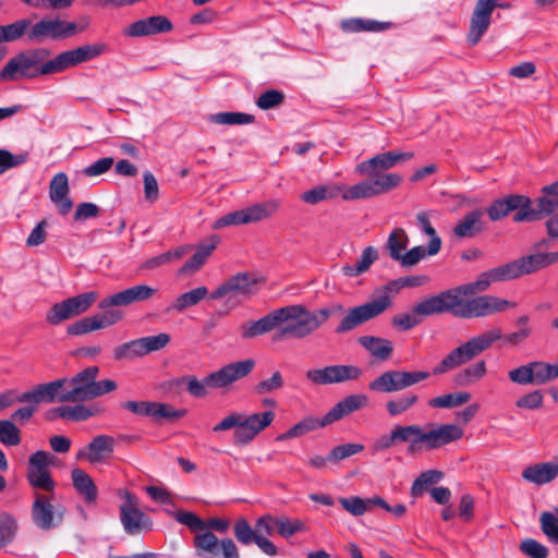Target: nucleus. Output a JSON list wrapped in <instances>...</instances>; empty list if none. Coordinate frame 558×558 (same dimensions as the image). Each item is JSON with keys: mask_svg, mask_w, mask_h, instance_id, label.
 I'll use <instances>...</instances> for the list:
<instances>
[{"mask_svg": "<svg viewBox=\"0 0 558 558\" xmlns=\"http://www.w3.org/2000/svg\"><path fill=\"white\" fill-rule=\"evenodd\" d=\"M501 338L502 330L500 328H493L471 338L445 355L433 368L432 374L435 376L444 375L469 363ZM429 376L430 373L426 371L390 369L372 380L368 384V389L380 393L401 391L427 379Z\"/></svg>", "mask_w": 558, "mask_h": 558, "instance_id": "1", "label": "nucleus"}, {"mask_svg": "<svg viewBox=\"0 0 558 558\" xmlns=\"http://www.w3.org/2000/svg\"><path fill=\"white\" fill-rule=\"evenodd\" d=\"M489 274L490 269L480 274L477 279L473 282L432 295V300L422 306V313H450L459 318H473L489 316L515 307L517 304L514 302L488 294L476 296L468 301L462 299V296L484 292L493 282L502 281V279H493Z\"/></svg>", "mask_w": 558, "mask_h": 558, "instance_id": "2", "label": "nucleus"}, {"mask_svg": "<svg viewBox=\"0 0 558 558\" xmlns=\"http://www.w3.org/2000/svg\"><path fill=\"white\" fill-rule=\"evenodd\" d=\"M98 366H88L71 379L60 378L47 384H40L33 390L17 395L20 403L61 402L78 403L89 401L117 389L112 379L97 381Z\"/></svg>", "mask_w": 558, "mask_h": 558, "instance_id": "3", "label": "nucleus"}, {"mask_svg": "<svg viewBox=\"0 0 558 558\" xmlns=\"http://www.w3.org/2000/svg\"><path fill=\"white\" fill-rule=\"evenodd\" d=\"M558 183L555 181L551 184L542 187L543 195L536 198V206L530 197L519 194H510L506 197L495 199L486 209V213L492 221H498L515 211L513 215L514 222H531L541 220L545 216L554 214L558 209Z\"/></svg>", "mask_w": 558, "mask_h": 558, "instance_id": "4", "label": "nucleus"}, {"mask_svg": "<svg viewBox=\"0 0 558 558\" xmlns=\"http://www.w3.org/2000/svg\"><path fill=\"white\" fill-rule=\"evenodd\" d=\"M87 26L88 21L77 24L60 19L45 17L32 24L31 20L21 19L8 25H0V44L19 40L24 35H26L29 43L65 39L84 32Z\"/></svg>", "mask_w": 558, "mask_h": 558, "instance_id": "5", "label": "nucleus"}, {"mask_svg": "<svg viewBox=\"0 0 558 558\" xmlns=\"http://www.w3.org/2000/svg\"><path fill=\"white\" fill-rule=\"evenodd\" d=\"M50 51L46 48H35L20 51L12 57L0 71L1 82L32 80L44 75L58 73L56 59L46 61Z\"/></svg>", "mask_w": 558, "mask_h": 558, "instance_id": "6", "label": "nucleus"}, {"mask_svg": "<svg viewBox=\"0 0 558 558\" xmlns=\"http://www.w3.org/2000/svg\"><path fill=\"white\" fill-rule=\"evenodd\" d=\"M365 395H350L337 402L322 418L305 416L281 434V440L302 437L313 430L330 425L367 404Z\"/></svg>", "mask_w": 558, "mask_h": 558, "instance_id": "7", "label": "nucleus"}, {"mask_svg": "<svg viewBox=\"0 0 558 558\" xmlns=\"http://www.w3.org/2000/svg\"><path fill=\"white\" fill-rule=\"evenodd\" d=\"M326 312L310 311L302 304L281 307V339H304L326 323Z\"/></svg>", "mask_w": 558, "mask_h": 558, "instance_id": "8", "label": "nucleus"}, {"mask_svg": "<svg viewBox=\"0 0 558 558\" xmlns=\"http://www.w3.org/2000/svg\"><path fill=\"white\" fill-rule=\"evenodd\" d=\"M263 282V278L254 272L240 271L219 284L209 299L223 300L225 304L236 307L256 295Z\"/></svg>", "mask_w": 558, "mask_h": 558, "instance_id": "9", "label": "nucleus"}, {"mask_svg": "<svg viewBox=\"0 0 558 558\" xmlns=\"http://www.w3.org/2000/svg\"><path fill=\"white\" fill-rule=\"evenodd\" d=\"M275 417L276 414L272 410L263 413H254L248 416L235 412L215 425L213 432H223L235 428L233 434L234 442L236 445H246L252 441L258 433L269 426Z\"/></svg>", "mask_w": 558, "mask_h": 558, "instance_id": "10", "label": "nucleus"}, {"mask_svg": "<svg viewBox=\"0 0 558 558\" xmlns=\"http://www.w3.org/2000/svg\"><path fill=\"white\" fill-rule=\"evenodd\" d=\"M463 434V429L456 424L426 425L425 427L414 424L412 454L417 453L423 448L426 450L439 449L461 439Z\"/></svg>", "mask_w": 558, "mask_h": 558, "instance_id": "11", "label": "nucleus"}, {"mask_svg": "<svg viewBox=\"0 0 558 558\" xmlns=\"http://www.w3.org/2000/svg\"><path fill=\"white\" fill-rule=\"evenodd\" d=\"M392 301L389 295H380L362 305L350 308L339 325L336 327L337 333H344L355 329L364 323L374 319L390 308Z\"/></svg>", "mask_w": 558, "mask_h": 558, "instance_id": "12", "label": "nucleus"}, {"mask_svg": "<svg viewBox=\"0 0 558 558\" xmlns=\"http://www.w3.org/2000/svg\"><path fill=\"white\" fill-rule=\"evenodd\" d=\"M97 298L98 293L90 291L58 302L47 312L46 320L48 324L57 326L64 320L87 312Z\"/></svg>", "mask_w": 558, "mask_h": 558, "instance_id": "13", "label": "nucleus"}, {"mask_svg": "<svg viewBox=\"0 0 558 558\" xmlns=\"http://www.w3.org/2000/svg\"><path fill=\"white\" fill-rule=\"evenodd\" d=\"M402 181L398 173H390L385 177L369 178L354 185L343 189L341 194L344 201H355L362 198H371L391 191Z\"/></svg>", "mask_w": 558, "mask_h": 558, "instance_id": "14", "label": "nucleus"}, {"mask_svg": "<svg viewBox=\"0 0 558 558\" xmlns=\"http://www.w3.org/2000/svg\"><path fill=\"white\" fill-rule=\"evenodd\" d=\"M546 267L548 266L545 253H535L492 268L489 275L493 279L508 281L533 274Z\"/></svg>", "mask_w": 558, "mask_h": 558, "instance_id": "15", "label": "nucleus"}, {"mask_svg": "<svg viewBox=\"0 0 558 558\" xmlns=\"http://www.w3.org/2000/svg\"><path fill=\"white\" fill-rule=\"evenodd\" d=\"M65 511L64 506L52 504V496L35 494L32 505V520L40 530L49 531L59 526L64 520Z\"/></svg>", "mask_w": 558, "mask_h": 558, "instance_id": "16", "label": "nucleus"}, {"mask_svg": "<svg viewBox=\"0 0 558 558\" xmlns=\"http://www.w3.org/2000/svg\"><path fill=\"white\" fill-rule=\"evenodd\" d=\"M496 8H510V3L498 0H477L470 19L466 40L471 47L477 45L490 26L492 15Z\"/></svg>", "mask_w": 558, "mask_h": 558, "instance_id": "17", "label": "nucleus"}, {"mask_svg": "<svg viewBox=\"0 0 558 558\" xmlns=\"http://www.w3.org/2000/svg\"><path fill=\"white\" fill-rule=\"evenodd\" d=\"M138 506V498L131 493H126L124 502L120 506V520L129 535H137L153 529L151 519Z\"/></svg>", "mask_w": 558, "mask_h": 558, "instance_id": "18", "label": "nucleus"}, {"mask_svg": "<svg viewBox=\"0 0 558 558\" xmlns=\"http://www.w3.org/2000/svg\"><path fill=\"white\" fill-rule=\"evenodd\" d=\"M277 211V204L275 202H267L256 204L241 210H235L217 219L214 223L215 229H220L227 226H240L259 221L269 217Z\"/></svg>", "mask_w": 558, "mask_h": 558, "instance_id": "19", "label": "nucleus"}, {"mask_svg": "<svg viewBox=\"0 0 558 558\" xmlns=\"http://www.w3.org/2000/svg\"><path fill=\"white\" fill-rule=\"evenodd\" d=\"M194 548L199 557L240 558L238 548L231 538L221 541L210 531L197 534L194 537Z\"/></svg>", "mask_w": 558, "mask_h": 558, "instance_id": "20", "label": "nucleus"}, {"mask_svg": "<svg viewBox=\"0 0 558 558\" xmlns=\"http://www.w3.org/2000/svg\"><path fill=\"white\" fill-rule=\"evenodd\" d=\"M49 464V453L44 450H38L29 457L26 478L32 487L53 492L56 483L51 477Z\"/></svg>", "mask_w": 558, "mask_h": 558, "instance_id": "21", "label": "nucleus"}, {"mask_svg": "<svg viewBox=\"0 0 558 558\" xmlns=\"http://www.w3.org/2000/svg\"><path fill=\"white\" fill-rule=\"evenodd\" d=\"M121 408L136 415L155 420L178 421L186 414L185 409L175 410L171 404L156 401H125Z\"/></svg>", "mask_w": 558, "mask_h": 558, "instance_id": "22", "label": "nucleus"}, {"mask_svg": "<svg viewBox=\"0 0 558 558\" xmlns=\"http://www.w3.org/2000/svg\"><path fill=\"white\" fill-rule=\"evenodd\" d=\"M107 51H109V46L106 43L87 44L71 50L63 51L54 58L58 73L63 72L70 68H74L81 63L90 61L106 53Z\"/></svg>", "mask_w": 558, "mask_h": 558, "instance_id": "23", "label": "nucleus"}, {"mask_svg": "<svg viewBox=\"0 0 558 558\" xmlns=\"http://www.w3.org/2000/svg\"><path fill=\"white\" fill-rule=\"evenodd\" d=\"M363 371L354 365H330L324 368L310 369L306 378L315 385H330L355 380L360 378Z\"/></svg>", "mask_w": 558, "mask_h": 558, "instance_id": "24", "label": "nucleus"}, {"mask_svg": "<svg viewBox=\"0 0 558 558\" xmlns=\"http://www.w3.org/2000/svg\"><path fill=\"white\" fill-rule=\"evenodd\" d=\"M413 156L414 154L412 151H386L383 154H378L368 160L360 162L356 166L355 170L361 175H367L368 178L385 177L389 174L384 173L385 170L392 168L396 163L400 161H408L412 159Z\"/></svg>", "mask_w": 558, "mask_h": 558, "instance_id": "25", "label": "nucleus"}, {"mask_svg": "<svg viewBox=\"0 0 558 558\" xmlns=\"http://www.w3.org/2000/svg\"><path fill=\"white\" fill-rule=\"evenodd\" d=\"M173 31V24L166 15H151L137 20L122 29V35L130 38L148 37L168 34Z\"/></svg>", "mask_w": 558, "mask_h": 558, "instance_id": "26", "label": "nucleus"}, {"mask_svg": "<svg viewBox=\"0 0 558 558\" xmlns=\"http://www.w3.org/2000/svg\"><path fill=\"white\" fill-rule=\"evenodd\" d=\"M116 439L109 435L95 436L85 447L76 453V460L87 461L90 464L107 462L113 454Z\"/></svg>", "mask_w": 558, "mask_h": 558, "instance_id": "27", "label": "nucleus"}, {"mask_svg": "<svg viewBox=\"0 0 558 558\" xmlns=\"http://www.w3.org/2000/svg\"><path fill=\"white\" fill-rule=\"evenodd\" d=\"M254 366L255 361L253 359H246L227 364L219 371L209 374L207 383L211 384L214 388L227 387L251 374L254 369Z\"/></svg>", "mask_w": 558, "mask_h": 558, "instance_id": "28", "label": "nucleus"}, {"mask_svg": "<svg viewBox=\"0 0 558 558\" xmlns=\"http://www.w3.org/2000/svg\"><path fill=\"white\" fill-rule=\"evenodd\" d=\"M156 292L157 289L150 286L136 284L102 299L99 307L105 310L112 306H129L133 303L151 299Z\"/></svg>", "mask_w": 558, "mask_h": 558, "instance_id": "29", "label": "nucleus"}, {"mask_svg": "<svg viewBox=\"0 0 558 558\" xmlns=\"http://www.w3.org/2000/svg\"><path fill=\"white\" fill-rule=\"evenodd\" d=\"M69 194V180L64 172L57 173L49 185V197L52 203H54L58 207V211L60 215H68L72 207L73 202L68 196Z\"/></svg>", "mask_w": 558, "mask_h": 558, "instance_id": "30", "label": "nucleus"}, {"mask_svg": "<svg viewBox=\"0 0 558 558\" xmlns=\"http://www.w3.org/2000/svg\"><path fill=\"white\" fill-rule=\"evenodd\" d=\"M277 327H279V310H274L258 320H250L241 324L239 330L241 338L247 340L268 333Z\"/></svg>", "mask_w": 558, "mask_h": 558, "instance_id": "31", "label": "nucleus"}, {"mask_svg": "<svg viewBox=\"0 0 558 558\" xmlns=\"http://www.w3.org/2000/svg\"><path fill=\"white\" fill-rule=\"evenodd\" d=\"M484 210L474 209L463 216V218L454 226L452 232L459 239L474 238L485 230L483 221Z\"/></svg>", "mask_w": 558, "mask_h": 558, "instance_id": "32", "label": "nucleus"}, {"mask_svg": "<svg viewBox=\"0 0 558 558\" xmlns=\"http://www.w3.org/2000/svg\"><path fill=\"white\" fill-rule=\"evenodd\" d=\"M71 480L76 493L87 502L95 504L98 497V489L90 475L84 470L76 468L71 472Z\"/></svg>", "mask_w": 558, "mask_h": 558, "instance_id": "33", "label": "nucleus"}, {"mask_svg": "<svg viewBox=\"0 0 558 558\" xmlns=\"http://www.w3.org/2000/svg\"><path fill=\"white\" fill-rule=\"evenodd\" d=\"M279 522L269 517L264 515L255 523V534L257 535V546L267 555H276L277 548L267 537L272 535Z\"/></svg>", "mask_w": 558, "mask_h": 558, "instance_id": "34", "label": "nucleus"}, {"mask_svg": "<svg viewBox=\"0 0 558 558\" xmlns=\"http://www.w3.org/2000/svg\"><path fill=\"white\" fill-rule=\"evenodd\" d=\"M558 476V463L545 462L527 466L522 472V477L536 485L547 484Z\"/></svg>", "mask_w": 558, "mask_h": 558, "instance_id": "35", "label": "nucleus"}, {"mask_svg": "<svg viewBox=\"0 0 558 558\" xmlns=\"http://www.w3.org/2000/svg\"><path fill=\"white\" fill-rule=\"evenodd\" d=\"M392 26L391 22H378L376 20L352 17L342 20L340 27L345 33H360L372 32L380 33L389 29Z\"/></svg>", "mask_w": 558, "mask_h": 558, "instance_id": "36", "label": "nucleus"}, {"mask_svg": "<svg viewBox=\"0 0 558 558\" xmlns=\"http://www.w3.org/2000/svg\"><path fill=\"white\" fill-rule=\"evenodd\" d=\"M432 300V296L416 303L412 307L411 313H403L399 314L392 317L391 324L395 328L401 331H408L415 326L420 325L422 323L423 317L434 316L435 314H425L422 313L421 308L424 306L427 302Z\"/></svg>", "mask_w": 558, "mask_h": 558, "instance_id": "37", "label": "nucleus"}, {"mask_svg": "<svg viewBox=\"0 0 558 558\" xmlns=\"http://www.w3.org/2000/svg\"><path fill=\"white\" fill-rule=\"evenodd\" d=\"M357 341L366 351L380 361L389 360L393 353L392 342L386 338L362 336Z\"/></svg>", "mask_w": 558, "mask_h": 558, "instance_id": "38", "label": "nucleus"}, {"mask_svg": "<svg viewBox=\"0 0 558 558\" xmlns=\"http://www.w3.org/2000/svg\"><path fill=\"white\" fill-rule=\"evenodd\" d=\"M342 187L337 184H320L305 191L301 195V199L310 205H316L323 201L337 198Z\"/></svg>", "mask_w": 558, "mask_h": 558, "instance_id": "39", "label": "nucleus"}, {"mask_svg": "<svg viewBox=\"0 0 558 558\" xmlns=\"http://www.w3.org/2000/svg\"><path fill=\"white\" fill-rule=\"evenodd\" d=\"M409 244V236L404 229L396 228L389 234L387 242L385 244V250L387 251L390 258L395 262H398L401 258L404 250Z\"/></svg>", "mask_w": 558, "mask_h": 558, "instance_id": "40", "label": "nucleus"}, {"mask_svg": "<svg viewBox=\"0 0 558 558\" xmlns=\"http://www.w3.org/2000/svg\"><path fill=\"white\" fill-rule=\"evenodd\" d=\"M486 372L485 361H478L457 373L454 376V384L460 387L470 386L481 380L486 375Z\"/></svg>", "mask_w": 558, "mask_h": 558, "instance_id": "41", "label": "nucleus"}, {"mask_svg": "<svg viewBox=\"0 0 558 558\" xmlns=\"http://www.w3.org/2000/svg\"><path fill=\"white\" fill-rule=\"evenodd\" d=\"M377 250L374 246H367L363 250L362 256L360 257L357 264L355 266L349 264L342 266V272L348 277H357L366 272L371 265L377 259Z\"/></svg>", "mask_w": 558, "mask_h": 558, "instance_id": "42", "label": "nucleus"}, {"mask_svg": "<svg viewBox=\"0 0 558 558\" xmlns=\"http://www.w3.org/2000/svg\"><path fill=\"white\" fill-rule=\"evenodd\" d=\"M190 246L181 245L173 251H168L163 254L148 258L142 265V269H155L163 265L171 264L173 260L181 259L185 254L190 252Z\"/></svg>", "mask_w": 558, "mask_h": 558, "instance_id": "43", "label": "nucleus"}, {"mask_svg": "<svg viewBox=\"0 0 558 558\" xmlns=\"http://www.w3.org/2000/svg\"><path fill=\"white\" fill-rule=\"evenodd\" d=\"M533 385H545L558 378L557 364H549L543 361L531 362Z\"/></svg>", "mask_w": 558, "mask_h": 558, "instance_id": "44", "label": "nucleus"}, {"mask_svg": "<svg viewBox=\"0 0 558 558\" xmlns=\"http://www.w3.org/2000/svg\"><path fill=\"white\" fill-rule=\"evenodd\" d=\"M208 375L203 378V380H198L195 376L189 375L178 378L172 381V385L177 387H181L185 385L189 393L195 398H205L207 396V387L214 388L211 384H208Z\"/></svg>", "mask_w": 558, "mask_h": 558, "instance_id": "45", "label": "nucleus"}, {"mask_svg": "<svg viewBox=\"0 0 558 558\" xmlns=\"http://www.w3.org/2000/svg\"><path fill=\"white\" fill-rule=\"evenodd\" d=\"M418 402L417 395L409 392L386 402L385 408L389 416L396 417L412 409Z\"/></svg>", "mask_w": 558, "mask_h": 558, "instance_id": "46", "label": "nucleus"}, {"mask_svg": "<svg viewBox=\"0 0 558 558\" xmlns=\"http://www.w3.org/2000/svg\"><path fill=\"white\" fill-rule=\"evenodd\" d=\"M208 294V289L205 286L197 287L193 290L182 293L179 295L173 304L172 308L178 312H183L186 308L198 304Z\"/></svg>", "mask_w": 558, "mask_h": 558, "instance_id": "47", "label": "nucleus"}, {"mask_svg": "<svg viewBox=\"0 0 558 558\" xmlns=\"http://www.w3.org/2000/svg\"><path fill=\"white\" fill-rule=\"evenodd\" d=\"M416 221L422 231L425 232L430 238L429 243L427 245V254H438L441 248V239L437 235L435 228L432 226L427 213H418L416 215Z\"/></svg>", "mask_w": 558, "mask_h": 558, "instance_id": "48", "label": "nucleus"}, {"mask_svg": "<svg viewBox=\"0 0 558 558\" xmlns=\"http://www.w3.org/2000/svg\"><path fill=\"white\" fill-rule=\"evenodd\" d=\"M471 399V395L466 391L447 393L438 396L428 401V405L435 409H451L462 405Z\"/></svg>", "mask_w": 558, "mask_h": 558, "instance_id": "49", "label": "nucleus"}, {"mask_svg": "<svg viewBox=\"0 0 558 558\" xmlns=\"http://www.w3.org/2000/svg\"><path fill=\"white\" fill-rule=\"evenodd\" d=\"M214 250V244L198 247L194 255L179 269V275L184 276L197 271L205 264Z\"/></svg>", "mask_w": 558, "mask_h": 558, "instance_id": "50", "label": "nucleus"}, {"mask_svg": "<svg viewBox=\"0 0 558 558\" xmlns=\"http://www.w3.org/2000/svg\"><path fill=\"white\" fill-rule=\"evenodd\" d=\"M442 477L444 473L437 470H428L421 473L411 486L412 497L416 498L422 496L428 489L429 485L438 483Z\"/></svg>", "mask_w": 558, "mask_h": 558, "instance_id": "51", "label": "nucleus"}, {"mask_svg": "<svg viewBox=\"0 0 558 558\" xmlns=\"http://www.w3.org/2000/svg\"><path fill=\"white\" fill-rule=\"evenodd\" d=\"M65 408L66 410L62 411L63 418L74 422L86 421L102 412V410L97 405L86 407L84 404H76L73 407L65 405Z\"/></svg>", "mask_w": 558, "mask_h": 558, "instance_id": "52", "label": "nucleus"}, {"mask_svg": "<svg viewBox=\"0 0 558 558\" xmlns=\"http://www.w3.org/2000/svg\"><path fill=\"white\" fill-rule=\"evenodd\" d=\"M16 531L17 523L15 519L7 512H0V549L13 541Z\"/></svg>", "mask_w": 558, "mask_h": 558, "instance_id": "53", "label": "nucleus"}, {"mask_svg": "<svg viewBox=\"0 0 558 558\" xmlns=\"http://www.w3.org/2000/svg\"><path fill=\"white\" fill-rule=\"evenodd\" d=\"M210 121L217 124H251L255 117L242 112H219L210 117Z\"/></svg>", "mask_w": 558, "mask_h": 558, "instance_id": "54", "label": "nucleus"}, {"mask_svg": "<svg viewBox=\"0 0 558 558\" xmlns=\"http://www.w3.org/2000/svg\"><path fill=\"white\" fill-rule=\"evenodd\" d=\"M364 450V445L356 442H347L333 447L329 452L331 463L337 464L340 461L357 454Z\"/></svg>", "mask_w": 558, "mask_h": 558, "instance_id": "55", "label": "nucleus"}, {"mask_svg": "<svg viewBox=\"0 0 558 558\" xmlns=\"http://www.w3.org/2000/svg\"><path fill=\"white\" fill-rule=\"evenodd\" d=\"M143 356L163 349L170 342V336L166 332L156 336L138 338Z\"/></svg>", "mask_w": 558, "mask_h": 558, "instance_id": "56", "label": "nucleus"}, {"mask_svg": "<svg viewBox=\"0 0 558 558\" xmlns=\"http://www.w3.org/2000/svg\"><path fill=\"white\" fill-rule=\"evenodd\" d=\"M0 441L5 446L20 445L21 432L12 421L0 420Z\"/></svg>", "mask_w": 558, "mask_h": 558, "instance_id": "57", "label": "nucleus"}, {"mask_svg": "<svg viewBox=\"0 0 558 558\" xmlns=\"http://www.w3.org/2000/svg\"><path fill=\"white\" fill-rule=\"evenodd\" d=\"M142 356L138 339L122 343L113 349V357L117 361L133 360Z\"/></svg>", "mask_w": 558, "mask_h": 558, "instance_id": "58", "label": "nucleus"}, {"mask_svg": "<svg viewBox=\"0 0 558 558\" xmlns=\"http://www.w3.org/2000/svg\"><path fill=\"white\" fill-rule=\"evenodd\" d=\"M233 532L235 538L240 543L244 545L255 543L257 545V535L255 534V527L253 529L245 519L241 518L236 520L233 526Z\"/></svg>", "mask_w": 558, "mask_h": 558, "instance_id": "59", "label": "nucleus"}, {"mask_svg": "<svg viewBox=\"0 0 558 558\" xmlns=\"http://www.w3.org/2000/svg\"><path fill=\"white\" fill-rule=\"evenodd\" d=\"M169 513L175 519L177 522L187 526L191 531L206 530V522L191 511L179 510Z\"/></svg>", "mask_w": 558, "mask_h": 558, "instance_id": "60", "label": "nucleus"}, {"mask_svg": "<svg viewBox=\"0 0 558 558\" xmlns=\"http://www.w3.org/2000/svg\"><path fill=\"white\" fill-rule=\"evenodd\" d=\"M342 508L352 515L359 517L371 510V501L361 497L340 498Z\"/></svg>", "mask_w": 558, "mask_h": 558, "instance_id": "61", "label": "nucleus"}, {"mask_svg": "<svg viewBox=\"0 0 558 558\" xmlns=\"http://www.w3.org/2000/svg\"><path fill=\"white\" fill-rule=\"evenodd\" d=\"M542 532L558 545V515L551 512H543L539 518Z\"/></svg>", "mask_w": 558, "mask_h": 558, "instance_id": "62", "label": "nucleus"}, {"mask_svg": "<svg viewBox=\"0 0 558 558\" xmlns=\"http://www.w3.org/2000/svg\"><path fill=\"white\" fill-rule=\"evenodd\" d=\"M520 551L530 558H547L549 550L542 543L533 538H525L520 543Z\"/></svg>", "mask_w": 558, "mask_h": 558, "instance_id": "63", "label": "nucleus"}, {"mask_svg": "<svg viewBox=\"0 0 558 558\" xmlns=\"http://www.w3.org/2000/svg\"><path fill=\"white\" fill-rule=\"evenodd\" d=\"M308 526L305 521L281 517V537L291 538L294 534L306 532Z\"/></svg>", "mask_w": 558, "mask_h": 558, "instance_id": "64", "label": "nucleus"}]
</instances>
